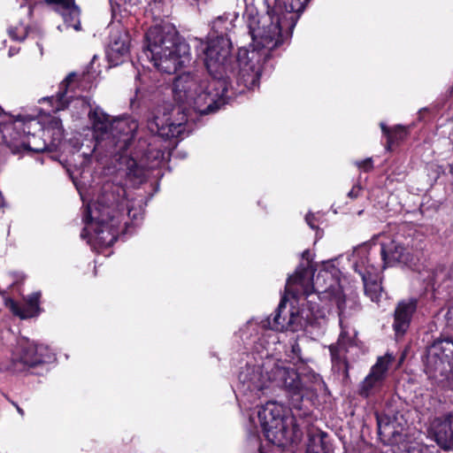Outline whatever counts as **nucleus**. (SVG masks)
I'll list each match as a JSON object with an SVG mask.
<instances>
[{
  "label": "nucleus",
  "instance_id": "f257e3e1",
  "mask_svg": "<svg viewBox=\"0 0 453 453\" xmlns=\"http://www.w3.org/2000/svg\"><path fill=\"white\" fill-rule=\"evenodd\" d=\"M285 292L286 295L281 298L273 317H269L264 325L274 331L295 330L293 326L297 315L294 311H287V295L297 300L303 296L311 311H319L318 300L334 303L340 316L346 311V298L342 288L327 272L319 273L315 280H312V273L309 268H299L288 279Z\"/></svg>",
  "mask_w": 453,
  "mask_h": 453
},
{
  "label": "nucleus",
  "instance_id": "f03ea898",
  "mask_svg": "<svg viewBox=\"0 0 453 453\" xmlns=\"http://www.w3.org/2000/svg\"><path fill=\"white\" fill-rule=\"evenodd\" d=\"M261 1L265 6V14L260 16L257 8L246 1L243 19L253 42L272 50L292 36L310 0H274L273 6L268 0Z\"/></svg>",
  "mask_w": 453,
  "mask_h": 453
},
{
  "label": "nucleus",
  "instance_id": "7ed1b4c3",
  "mask_svg": "<svg viewBox=\"0 0 453 453\" xmlns=\"http://www.w3.org/2000/svg\"><path fill=\"white\" fill-rule=\"evenodd\" d=\"M228 90L227 79L205 78L183 73L173 83V96L201 115L213 113L225 104Z\"/></svg>",
  "mask_w": 453,
  "mask_h": 453
},
{
  "label": "nucleus",
  "instance_id": "20e7f679",
  "mask_svg": "<svg viewBox=\"0 0 453 453\" xmlns=\"http://www.w3.org/2000/svg\"><path fill=\"white\" fill-rule=\"evenodd\" d=\"M146 43L145 55L162 73H175L191 60L188 43L171 23L162 22L151 27L146 33Z\"/></svg>",
  "mask_w": 453,
  "mask_h": 453
},
{
  "label": "nucleus",
  "instance_id": "39448f33",
  "mask_svg": "<svg viewBox=\"0 0 453 453\" xmlns=\"http://www.w3.org/2000/svg\"><path fill=\"white\" fill-rule=\"evenodd\" d=\"M267 377L270 381L285 390L291 408L296 411L293 416L300 418L311 413V410L303 404L304 399L308 401L316 396L324 384L319 374L300 376L295 369L279 365H273L267 372Z\"/></svg>",
  "mask_w": 453,
  "mask_h": 453
},
{
  "label": "nucleus",
  "instance_id": "423d86ee",
  "mask_svg": "<svg viewBox=\"0 0 453 453\" xmlns=\"http://www.w3.org/2000/svg\"><path fill=\"white\" fill-rule=\"evenodd\" d=\"M55 117L44 110H35L34 113H19L13 119L0 123V134L3 142L12 153L33 150L30 138L37 132L54 130Z\"/></svg>",
  "mask_w": 453,
  "mask_h": 453
},
{
  "label": "nucleus",
  "instance_id": "0eeeda50",
  "mask_svg": "<svg viewBox=\"0 0 453 453\" xmlns=\"http://www.w3.org/2000/svg\"><path fill=\"white\" fill-rule=\"evenodd\" d=\"M188 110L184 104L164 102L150 113L148 128L165 139L182 137L187 132Z\"/></svg>",
  "mask_w": 453,
  "mask_h": 453
},
{
  "label": "nucleus",
  "instance_id": "6e6552de",
  "mask_svg": "<svg viewBox=\"0 0 453 453\" xmlns=\"http://www.w3.org/2000/svg\"><path fill=\"white\" fill-rule=\"evenodd\" d=\"M126 189L118 183L106 181L97 197L95 211H89L100 224L124 217V203H126Z\"/></svg>",
  "mask_w": 453,
  "mask_h": 453
},
{
  "label": "nucleus",
  "instance_id": "1a4fd4ad",
  "mask_svg": "<svg viewBox=\"0 0 453 453\" xmlns=\"http://www.w3.org/2000/svg\"><path fill=\"white\" fill-rule=\"evenodd\" d=\"M204 65L211 77L226 79L232 60V42L229 37H209L203 49Z\"/></svg>",
  "mask_w": 453,
  "mask_h": 453
},
{
  "label": "nucleus",
  "instance_id": "9d476101",
  "mask_svg": "<svg viewBox=\"0 0 453 453\" xmlns=\"http://www.w3.org/2000/svg\"><path fill=\"white\" fill-rule=\"evenodd\" d=\"M286 407L276 402L269 401L258 411V418L268 439L284 438L287 433L285 426Z\"/></svg>",
  "mask_w": 453,
  "mask_h": 453
},
{
  "label": "nucleus",
  "instance_id": "9b49d317",
  "mask_svg": "<svg viewBox=\"0 0 453 453\" xmlns=\"http://www.w3.org/2000/svg\"><path fill=\"white\" fill-rule=\"evenodd\" d=\"M394 360L391 354L379 357L369 373L358 384L357 393L362 398H369L378 394L384 386L389 365Z\"/></svg>",
  "mask_w": 453,
  "mask_h": 453
},
{
  "label": "nucleus",
  "instance_id": "f8f14e48",
  "mask_svg": "<svg viewBox=\"0 0 453 453\" xmlns=\"http://www.w3.org/2000/svg\"><path fill=\"white\" fill-rule=\"evenodd\" d=\"M375 416L380 440L384 445L393 447L389 449L390 452L386 451L385 453H397L395 447L399 449L398 444L405 440L403 426L397 421L395 417H390L379 412H376Z\"/></svg>",
  "mask_w": 453,
  "mask_h": 453
},
{
  "label": "nucleus",
  "instance_id": "ddd939ff",
  "mask_svg": "<svg viewBox=\"0 0 453 453\" xmlns=\"http://www.w3.org/2000/svg\"><path fill=\"white\" fill-rule=\"evenodd\" d=\"M138 127V122L132 118L112 120L109 140L113 143L116 150L124 152L129 148Z\"/></svg>",
  "mask_w": 453,
  "mask_h": 453
},
{
  "label": "nucleus",
  "instance_id": "4468645a",
  "mask_svg": "<svg viewBox=\"0 0 453 453\" xmlns=\"http://www.w3.org/2000/svg\"><path fill=\"white\" fill-rule=\"evenodd\" d=\"M44 348L28 341L18 343L12 357V371L21 372L27 366H35L42 363Z\"/></svg>",
  "mask_w": 453,
  "mask_h": 453
},
{
  "label": "nucleus",
  "instance_id": "2eb2a0df",
  "mask_svg": "<svg viewBox=\"0 0 453 453\" xmlns=\"http://www.w3.org/2000/svg\"><path fill=\"white\" fill-rule=\"evenodd\" d=\"M424 371L432 383L442 389H453L450 361L423 360Z\"/></svg>",
  "mask_w": 453,
  "mask_h": 453
},
{
  "label": "nucleus",
  "instance_id": "dca6fc26",
  "mask_svg": "<svg viewBox=\"0 0 453 453\" xmlns=\"http://www.w3.org/2000/svg\"><path fill=\"white\" fill-rule=\"evenodd\" d=\"M355 272L357 273L363 281L365 294L372 301H380L381 287L379 282L378 270L368 261L365 264L364 259L357 262L354 265Z\"/></svg>",
  "mask_w": 453,
  "mask_h": 453
},
{
  "label": "nucleus",
  "instance_id": "f3484780",
  "mask_svg": "<svg viewBox=\"0 0 453 453\" xmlns=\"http://www.w3.org/2000/svg\"><path fill=\"white\" fill-rule=\"evenodd\" d=\"M380 256L383 262L382 268L396 264L409 265L413 261L410 250L395 240L380 244Z\"/></svg>",
  "mask_w": 453,
  "mask_h": 453
},
{
  "label": "nucleus",
  "instance_id": "a211bd4d",
  "mask_svg": "<svg viewBox=\"0 0 453 453\" xmlns=\"http://www.w3.org/2000/svg\"><path fill=\"white\" fill-rule=\"evenodd\" d=\"M417 306L418 300L416 298H410L398 303L394 312L393 322V329L396 336H403L407 332Z\"/></svg>",
  "mask_w": 453,
  "mask_h": 453
},
{
  "label": "nucleus",
  "instance_id": "6ab92c4d",
  "mask_svg": "<svg viewBox=\"0 0 453 453\" xmlns=\"http://www.w3.org/2000/svg\"><path fill=\"white\" fill-rule=\"evenodd\" d=\"M250 55L247 62L241 64L238 82L248 89H255L259 86L262 65L258 60H254L256 58L254 51H251Z\"/></svg>",
  "mask_w": 453,
  "mask_h": 453
},
{
  "label": "nucleus",
  "instance_id": "aec40b11",
  "mask_svg": "<svg viewBox=\"0 0 453 453\" xmlns=\"http://www.w3.org/2000/svg\"><path fill=\"white\" fill-rule=\"evenodd\" d=\"M84 220L87 224L95 223L93 229L96 234V239L102 245L111 246L116 242L121 219H116L114 221L110 220L106 224H100L93 215H88Z\"/></svg>",
  "mask_w": 453,
  "mask_h": 453
},
{
  "label": "nucleus",
  "instance_id": "412c9836",
  "mask_svg": "<svg viewBox=\"0 0 453 453\" xmlns=\"http://www.w3.org/2000/svg\"><path fill=\"white\" fill-rule=\"evenodd\" d=\"M129 42L130 39L126 30L121 28L111 33L107 52L111 63L117 65L121 62L120 58L129 52Z\"/></svg>",
  "mask_w": 453,
  "mask_h": 453
},
{
  "label": "nucleus",
  "instance_id": "4be33fe9",
  "mask_svg": "<svg viewBox=\"0 0 453 453\" xmlns=\"http://www.w3.org/2000/svg\"><path fill=\"white\" fill-rule=\"evenodd\" d=\"M40 293H33L25 297L22 303L9 300L7 306L15 316H18L21 319L34 318L40 312Z\"/></svg>",
  "mask_w": 453,
  "mask_h": 453
},
{
  "label": "nucleus",
  "instance_id": "5701e85b",
  "mask_svg": "<svg viewBox=\"0 0 453 453\" xmlns=\"http://www.w3.org/2000/svg\"><path fill=\"white\" fill-rule=\"evenodd\" d=\"M453 357V340L438 338L426 346L423 360L450 361Z\"/></svg>",
  "mask_w": 453,
  "mask_h": 453
},
{
  "label": "nucleus",
  "instance_id": "b1692460",
  "mask_svg": "<svg viewBox=\"0 0 453 453\" xmlns=\"http://www.w3.org/2000/svg\"><path fill=\"white\" fill-rule=\"evenodd\" d=\"M453 413L447 414L443 419H438L434 431V438L437 445L444 449H453Z\"/></svg>",
  "mask_w": 453,
  "mask_h": 453
},
{
  "label": "nucleus",
  "instance_id": "393cba45",
  "mask_svg": "<svg viewBox=\"0 0 453 453\" xmlns=\"http://www.w3.org/2000/svg\"><path fill=\"white\" fill-rule=\"evenodd\" d=\"M84 76V73L79 74L76 72H72L60 83V91L58 92V111L65 109L67 106L69 99L74 97V93L76 89L79 88L81 81Z\"/></svg>",
  "mask_w": 453,
  "mask_h": 453
},
{
  "label": "nucleus",
  "instance_id": "a878e982",
  "mask_svg": "<svg viewBox=\"0 0 453 453\" xmlns=\"http://www.w3.org/2000/svg\"><path fill=\"white\" fill-rule=\"evenodd\" d=\"M58 14L61 15L65 26L75 31L81 30L80 20L81 10L75 0H58Z\"/></svg>",
  "mask_w": 453,
  "mask_h": 453
},
{
  "label": "nucleus",
  "instance_id": "bb28decb",
  "mask_svg": "<svg viewBox=\"0 0 453 453\" xmlns=\"http://www.w3.org/2000/svg\"><path fill=\"white\" fill-rule=\"evenodd\" d=\"M93 130L97 140H109L112 120L110 116L96 107L88 113Z\"/></svg>",
  "mask_w": 453,
  "mask_h": 453
},
{
  "label": "nucleus",
  "instance_id": "cd10ccee",
  "mask_svg": "<svg viewBox=\"0 0 453 453\" xmlns=\"http://www.w3.org/2000/svg\"><path fill=\"white\" fill-rule=\"evenodd\" d=\"M305 453H332L328 434L319 429L309 431Z\"/></svg>",
  "mask_w": 453,
  "mask_h": 453
},
{
  "label": "nucleus",
  "instance_id": "c85d7f7f",
  "mask_svg": "<svg viewBox=\"0 0 453 453\" xmlns=\"http://www.w3.org/2000/svg\"><path fill=\"white\" fill-rule=\"evenodd\" d=\"M237 19L236 13H224L217 17L211 22V29L209 37H228V35L234 30V20Z\"/></svg>",
  "mask_w": 453,
  "mask_h": 453
},
{
  "label": "nucleus",
  "instance_id": "c756f323",
  "mask_svg": "<svg viewBox=\"0 0 453 453\" xmlns=\"http://www.w3.org/2000/svg\"><path fill=\"white\" fill-rule=\"evenodd\" d=\"M353 343V339L348 334L347 332L342 331L339 336L336 345L330 346L332 360L334 362L340 360L341 352L346 351L347 348L352 346Z\"/></svg>",
  "mask_w": 453,
  "mask_h": 453
},
{
  "label": "nucleus",
  "instance_id": "7c9ffc66",
  "mask_svg": "<svg viewBox=\"0 0 453 453\" xmlns=\"http://www.w3.org/2000/svg\"><path fill=\"white\" fill-rule=\"evenodd\" d=\"M434 284L440 288L446 284V288H453V268L439 266L435 269L433 276Z\"/></svg>",
  "mask_w": 453,
  "mask_h": 453
},
{
  "label": "nucleus",
  "instance_id": "2f4dec72",
  "mask_svg": "<svg viewBox=\"0 0 453 453\" xmlns=\"http://www.w3.org/2000/svg\"><path fill=\"white\" fill-rule=\"evenodd\" d=\"M406 136V130L403 127L397 126L390 131L387 136V150H390L392 146L396 144L398 141L403 140Z\"/></svg>",
  "mask_w": 453,
  "mask_h": 453
},
{
  "label": "nucleus",
  "instance_id": "473e14b6",
  "mask_svg": "<svg viewBox=\"0 0 453 453\" xmlns=\"http://www.w3.org/2000/svg\"><path fill=\"white\" fill-rule=\"evenodd\" d=\"M127 211V217L134 222L138 223L142 220L143 211L142 207L139 205L138 207H134L133 204H130L129 201H126L124 203V212Z\"/></svg>",
  "mask_w": 453,
  "mask_h": 453
},
{
  "label": "nucleus",
  "instance_id": "72a5a7b5",
  "mask_svg": "<svg viewBox=\"0 0 453 453\" xmlns=\"http://www.w3.org/2000/svg\"><path fill=\"white\" fill-rule=\"evenodd\" d=\"M8 34L13 40L22 41L28 35V27L23 23H19L17 26L11 27L8 29Z\"/></svg>",
  "mask_w": 453,
  "mask_h": 453
},
{
  "label": "nucleus",
  "instance_id": "f704fd0d",
  "mask_svg": "<svg viewBox=\"0 0 453 453\" xmlns=\"http://www.w3.org/2000/svg\"><path fill=\"white\" fill-rule=\"evenodd\" d=\"M357 165L359 168L364 169V171L368 172L372 169V158H366L365 160H362L360 162H357Z\"/></svg>",
  "mask_w": 453,
  "mask_h": 453
},
{
  "label": "nucleus",
  "instance_id": "c9c22d12",
  "mask_svg": "<svg viewBox=\"0 0 453 453\" xmlns=\"http://www.w3.org/2000/svg\"><path fill=\"white\" fill-rule=\"evenodd\" d=\"M445 319L447 322V326L449 328H453V305L448 310L445 314Z\"/></svg>",
  "mask_w": 453,
  "mask_h": 453
},
{
  "label": "nucleus",
  "instance_id": "e433bc0d",
  "mask_svg": "<svg viewBox=\"0 0 453 453\" xmlns=\"http://www.w3.org/2000/svg\"><path fill=\"white\" fill-rule=\"evenodd\" d=\"M361 188L359 186H354L351 190L348 193V196L355 199L360 196Z\"/></svg>",
  "mask_w": 453,
  "mask_h": 453
},
{
  "label": "nucleus",
  "instance_id": "4c0bfd02",
  "mask_svg": "<svg viewBox=\"0 0 453 453\" xmlns=\"http://www.w3.org/2000/svg\"><path fill=\"white\" fill-rule=\"evenodd\" d=\"M305 220L307 224L311 226L312 229H316L318 226L315 225V216L311 213H309L305 217Z\"/></svg>",
  "mask_w": 453,
  "mask_h": 453
},
{
  "label": "nucleus",
  "instance_id": "58836bf2",
  "mask_svg": "<svg viewBox=\"0 0 453 453\" xmlns=\"http://www.w3.org/2000/svg\"><path fill=\"white\" fill-rule=\"evenodd\" d=\"M55 100V97L52 96H49V97H42V99L39 100V103H44V102H49L51 106H52V112L55 113L57 111L56 108H54L52 103L53 101Z\"/></svg>",
  "mask_w": 453,
  "mask_h": 453
},
{
  "label": "nucleus",
  "instance_id": "ea45409f",
  "mask_svg": "<svg viewBox=\"0 0 453 453\" xmlns=\"http://www.w3.org/2000/svg\"><path fill=\"white\" fill-rule=\"evenodd\" d=\"M292 352H293V353H294L297 357H299V355H300V353H301V348H300V346H299V344H298V343H296H296H294V344L292 345Z\"/></svg>",
  "mask_w": 453,
  "mask_h": 453
},
{
  "label": "nucleus",
  "instance_id": "a19ab883",
  "mask_svg": "<svg viewBox=\"0 0 453 453\" xmlns=\"http://www.w3.org/2000/svg\"><path fill=\"white\" fill-rule=\"evenodd\" d=\"M110 1H111V4H116L118 6H120V5L129 2L130 0H110Z\"/></svg>",
  "mask_w": 453,
  "mask_h": 453
},
{
  "label": "nucleus",
  "instance_id": "79ce46f5",
  "mask_svg": "<svg viewBox=\"0 0 453 453\" xmlns=\"http://www.w3.org/2000/svg\"><path fill=\"white\" fill-rule=\"evenodd\" d=\"M380 127H381L382 133L386 136H388V134L390 133L391 129H389L384 123H380Z\"/></svg>",
  "mask_w": 453,
  "mask_h": 453
},
{
  "label": "nucleus",
  "instance_id": "37998d69",
  "mask_svg": "<svg viewBox=\"0 0 453 453\" xmlns=\"http://www.w3.org/2000/svg\"><path fill=\"white\" fill-rule=\"evenodd\" d=\"M302 257L303 259H307L309 260L310 258V251L308 250H304L303 253H302Z\"/></svg>",
  "mask_w": 453,
  "mask_h": 453
},
{
  "label": "nucleus",
  "instance_id": "c03bdc74",
  "mask_svg": "<svg viewBox=\"0 0 453 453\" xmlns=\"http://www.w3.org/2000/svg\"><path fill=\"white\" fill-rule=\"evenodd\" d=\"M18 412L21 415V416H24V411L23 409H21L19 405H17L16 403H14Z\"/></svg>",
  "mask_w": 453,
  "mask_h": 453
},
{
  "label": "nucleus",
  "instance_id": "a18cd8bd",
  "mask_svg": "<svg viewBox=\"0 0 453 453\" xmlns=\"http://www.w3.org/2000/svg\"><path fill=\"white\" fill-rule=\"evenodd\" d=\"M44 2L47 4H57V0H44Z\"/></svg>",
  "mask_w": 453,
  "mask_h": 453
},
{
  "label": "nucleus",
  "instance_id": "49530a36",
  "mask_svg": "<svg viewBox=\"0 0 453 453\" xmlns=\"http://www.w3.org/2000/svg\"><path fill=\"white\" fill-rule=\"evenodd\" d=\"M4 206V197L2 194L0 193V207Z\"/></svg>",
  "mask_w": 453,
  "mask_h": 453
},
{
  "label": "nucleus",
  "instance_id": "de8ad7c7",
  "mask_svg": "<svg viewBox=\"0 0 453 453\" xmlns=\"http://www.w3.org/2000/svg\"><path fill=\"white\" fill-rule=\"evenodd\" d=\"M244 1L246 2V0H244ZM247 2H248V3H252V5H253V6H255V5H254V2H255V0H247Z\"/></svg>",
  "mask_w": 453,
  "mask_h": 453
},
{
  "label": "nucleus",
  "instance_id": "09e8293b",
  "mask_svg": "<svg viewBox=\"0 0 453 453\" xmlns=\"http://www.w3.org/2000/svg\"><path fill=\"white\" fill-rule=\"evenodd\" d=\"M97 56L96 55H94L93 58H92V60L91 62L93 63L96 59Z\"/></svg>",
  "mask_w": 453,
  "mask_h": 453
}]
</instances>
